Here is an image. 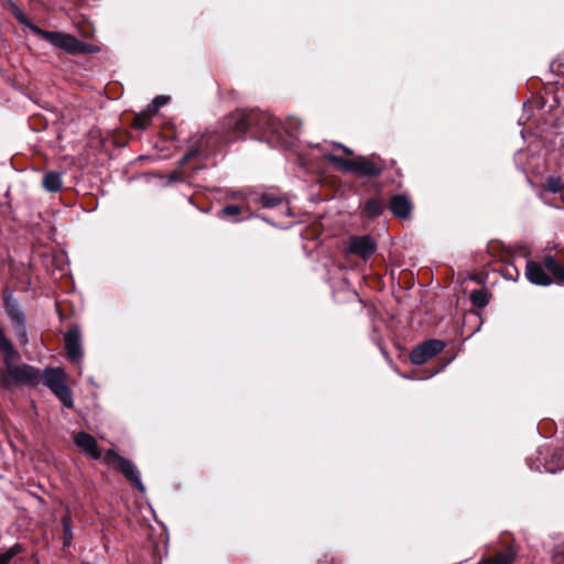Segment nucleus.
Returning <instances> with one entry per match:
<instances>
[{
  "label": "nucleus",
  "mask_w": 564,
  "mask_h": 564,
  "mask_svg": "<svg viewBox=\"0 0 564 564\" xmlns=\"http://www.w3.org/2000/svg\"><path fill=\"white\" fill-rule=\"evenodd\" d=\"M67 358L73 361H80L83 349L80 344V332L77 327L68 329L64 336Z\"/></svg>",
  "instance_id": "f8f14e48"
},
{
  "label": "nucleus",
  "mask_w": 564,
  "mask_h": 564,
  "mask_svg": "<svg viewBox=\"0 0 564 564\" xmlns=\"http://www.w3.org/2000/svg\"><path fill=\"white\" fill-rule=\"evenodd\" d=\"M445 348V343L440 339H427L417 345L410 354V360L414 365H423Z\"/></svg>",
  "instance_id": "1a4fd4ad"
},
{
  "label": "nucleus",
  "mask_w": 564,
  "mask_h": 564,
  "mask_svg": "<svg viewBox=\"0 0 564 564\" xmlns=\"http://www.w3.org/2000/svg\"><path fill=\"white\" fill-rule=\"evenodd\" d=\"M3 304L7 311V315L13 326L17 338L21 345H26L28 332L25 327V316L19 304L18 299L13 295V292L6 289L3 291Z\"/></svg>",
  "instance_id": "423d86ee"
},
{
  "label": "nucleus",
  "mask_w": 564,
  "mask_h": 564,
  "mask_svg": "<svg viewBox=\"0 0 564 564\" xmlns=\"http://www.w3.org/2000/svg\"><path fill=\"white\" fill-rule=\"evenodd\" d=\"M21 550V544L17 543L12 545L8 551L0 553V564H10L13 557L17 556Z\"/></svg>",
  "instance_id": "412c9836"
},
{
  "label": "nucleus",
  "mask_w": 564,
  "mask_h": 564,
  "mask_svg": "<svg viewBox=\"0 0 564 564\" xmlns=\"http://www.w3.org/2000/svg\"><path fill=\"white\" fill-rule=\"evenodd\" d=\"M224 126L237 137L250 133V138L264 141L271 147L289 149L299 138L301 120L289 117L282 123L268 112L251 110L230 115Z\"/></svg>",
  "instance_id": "f257e3e1"
},
{
  "label": "nucleus",
  "mask_w": 564,
  "mask_h": 564,
  "mask_svg": "<svg viewBox=\"0 0 564 564\" xmlns=\"http://www.w3.org/2000/svg\"><path fill=\"white\" fill-rule=\"evenodd\" d=\"M3 304L7 311V315L13 326L17 338L21 345H26L28 332L25 327V316L19 304L18 299L13 295V292L6 289L3 291Z\"/></svg>",
  "instance_id": "0eeeda50"
},
{
  "label": "nucleus",
  "mask_w": 564,
  "mask_h": 564,
  "mask_svg": "<svg viewBox=\"0 0 564 564\" xmlns=\"http://www.w3.org/2000/svg\"><path fill=\"white\" fill-rule=\"evenodd\" d=\"M9 8L12 15L19 21V23L30 29L36 36L46 41L52 46L58 47L69 54H83L91 51L90 45L77 40L75 36L70 34H66L63 32L45 31L39 28L37 25L31 23L25 17L22 9L17 3L10 1Z\"/></svg>",
  "instance_id": "f03ea898"
},
{
  "label": "nucleus",
  "mask_w": 564,
  "mask_h": 564,
  "mask_svg": "<svg viewBox=\"0 0 564 564\" xmlns=\"http://www.w3.org/2000/svg\"><path fill=\"white\" fill-rule=\"evenodd\" d=\"M43 384L62 402V404L72 409L74 406L73 393L66 384V373L61 368H45L43 373Z\"/></svg>",
  "instance_id": "39448f33"
},
{
  "label": "nucleus",
  "mask_w": 564,
  "mask_h": 564,
  "mask_svg": "<svg viewBox=\"0 0 564 564\" xmlns=\"http://www.w3.org/2000/svg\"><path fill=\"white\" fill-rule=\"evenodd\" d=\"M153 113L150 112L148 109L140 112L137 117H135V127L139 128V129H145L149 123H150V119H151V116Z\"/></svg>",
  "instance_id": "b1692460"
},
{
  "label": "nucleus",
  "mask_w": 564,
  "mask_h": 564,
  "mask_svg": "<svg viewBox=\"0 0 564 564\" xmlns=\"http://www.w3.org/2000/svg\"><path fill=\"white\" fill-rule=\"evenodd\" d=\"M104 460L111 467L119 470L130 482H132L141 492L145 491V487L141 480V475L135 464L120 456L113 449L107 451Z\"/></svg>",
  "instance_id": "6e6552de"
},
{
  "label": "nucleus",
  "mask_w": 564,
  "mask_h": 564,
  "mask_svg": "<svg viewBox=\"0 0 564 564\" xmlns=\"http://www.w3.org/2000/svg\"><path fill=\"white\" fill-rule=\"evenodd\" d=\"M169 96L160 95L156 96L152 104L149 106L148 110L152 113H155L162 106L166 105L169 101Z\"/></svg>",
  "instance_id": "bb28decb"
},
{
  "label": "nucleus",
  "mask_w": 564,
  "mask_h": 564,
  "mask_svg": "<svg viewBox=\"0 0 564 564\" xmlns=\"http://www.w3.org/2000/svg\"><path fill=\"white\" fill-rule=\"evenodd\" d=\"M327 160L345 173H356L360 177H373L381 174L383 164L367 156H357L354 160L337 155H328Z\"/></svg>",
  "instance_id": "20e7f679"
},
{
  "label": "nucleus",
  "mask_w": 564,
  "mask_h": 564,
  "mask_svg": "<svg viewBox=\"0 0 564 564\" xmlns=\"http://www.w3.org/2000/svg\"><path fill=\"white\" fill-rule=\"evenodd\" d=\"M391 213L399 218H406L411 213V203L404 195H394L390 200Z\"/></svg>",
  "instance_id": "2eb2a0df"
},
{
  "label": "nucleus",
  "mask_w": 564,
  "mask_h": 564,
  "mask_svg": "<svg viewBox=\"0 0 564 564\" xmlns=\"http://www.w3.org/2000/svg\"><path fill=\"white\" fill-rule=\"evenodd\" d=\"M240 214V208L236 205H228L221 208L220 216H237Z\"/></svg>",
  "instance_id": "cd10ccee"
},
{
  "label": "nucleus",
  "mask_w": 564,
  "mask_h": 564,
  "mask_svg": "<svg viewBox=\"0 0 564 564\" xmlns=\"http://www.w3.org/2000/svg\"><path fill=\"white\" fill-rule=\"evenodd\" d=\"M89 382H90L91 384H95L94 378H89Z\"/></svg>",
  "instance_id": "7c9ffc66"
},
{
  "label": "nucleus",
  "mask_w": 564,
  "mask_h": 564,
  "mask_svg": "<svg viewBox=\"0 0 564 564\" xmlns=\"http://www.w3.org/2000/svg\"><path fill=\"white\" fill-rule=\"evenodd\" d=\"M62 525H63V530H64L63 546L67 547V546H70L72 540H73L70 519L68 517H64L62 520Z\"/></svg>",
  "instance_id": "5701e85b"
},
{
  "label": "nucleus",
  "mask_w": 564,
  "mask_h": 564,
  "mask_svg": "<svg viewBox=\"0 0 564 564\" xmlns=\"http://www.w3.org/2000/svg\"><path fill=\"white\" fill-rule=\"evenodd\" d=\"M18 356L3 357V368L0 369V388L12 391L15 386H36L41 381L40 370L31 365H15Z\"/></svg>",
  "instance_id": "7ed1b4c3"
},
{
  "label": "nucleus",
  "mask_w": 564,
  "mask_h": 564,
  "mask_svg": "<svg viewBox=\"0 0 564 564\" xmlns=\"http://www.w3.org/2000/svg\"><path fill=\"white\" fill-rule=\"evenodd\" d=\"M545 188L554 194L560 193L563 188V183L558 177H550L546 180Z\"/></svg>",
  "instance_id": "a878e982"
},
{
  "label": "nucleus",
  "mask_w": 564,
  "mask_h": 564,
  "mask_svg": "<svg viewBox=\"0 0 564 564\" xmlns=\"http://www.w3.org/2000/svg\"><path fill=\"white\" fill-rule=\"evenodd\" d=\"M552 563L564 564V543L556 544L552 550Z\"/></svg>",
  "instance_id": "393cba45"
},
{
  "label": "nucleus",
  "mask_w": 564,
  "mask_h": 564,
  "mask_svg": "<svg viewBox=\"0 0 564 564\" xmlns=\"http://www.w3.org/2000/svg\"><path fill=\"white\" fill-rule=\"evenodd\" d=\"M544 270L550 271L554 278V281L558 284H564V265L560 263L552 254L544 256L542 262H540Z\"/></svg>",
  "instance_id": "dca6fc26"
},
{
  "label": "nucleus",
  "mask_w": 564,
  "mask_h": 564,
  "mask_svg": "<svg viewBox=\"0 0 564 564\" xmlns=\"http://www.w3.org/2000/svg\"><path fill=\"white\" fill-rule=\"evenodd\" d=\"M254 202L264 208H273L283 202V197L274 193H262L254 198Z\"/></svg>",
  "instance_id": "a211bd4d"
},
{
  "label": "nucleus",
  "mask_w": 564,
  "mask_h": 564,
  "mask_svg": "<svg viewBox=\"0 0 564 564\" xmlns=\"http://www.w3.org/2000/svg\"><path fill=\"white\" fill-rule=\"evenodd\" d=\"M470 301L477 307H485L489 303L488 295L480 290H476V291L471 292Z\"/></svg>",
  "instance_id": "4be33fe9"
},
{
  "label": "nucleus",
  "mask_w": 564,
  "mask_h": 564,
  "mask_svg": "<svg viewBox=\"0 0 564 564\" xmlns=\"http://www.w3.org/2000/svg\"><path fill=\"white\" fill-rule=\"evenodd\" d=\"M42 186L50 193L58 192L63 186L62 174L53 171L45 173Z\"/></svg>",
  "instance_id": "f3484780"
},
{
  "label": "nucleus",
  "mask_w": 564,
  "mask_h": 564,
  "mask_svg": "<svg viewBox=\"0 0 564 564\" xmlns=\"http://www.w3.org/2000/svg\"><path fill=\"white\" fill-rule=\"evenodd\" d=\"M527 279L535 285L549 286L553 280L544 270L543 265L536 261H528L525 265Z\"/></svg>",
  "instance_id": "ddd939ff"
},
{
  "label": "nucleus",
  "mask_w": 564,
  "mask_h": 564,
  "mask_svg": "<svg viewBox=\"0 0 564 564\" xmlns=\"http://www.w3.org/2000/svg\"><path fill=\"white\" fill-rule=\"evenodd\" d=\"M75 444L77 447L94 459L100 458V452L98 449L97 441L88 433L80 432L75 436Z\"/></svg>",
  "instance_id": "4468645a"
},
{
  "label": "nucleus",
  "mask_w": 564,
  "mask_h": 564,
  "mask_svg": "<svg viewBox=\"0 0 564 564\" xmlns=\"http://www.w3.org/2000/svg\"><path fill=\"white\" fill-rule=\"evenodd\" d=\"M0 352L3 357L18 356V351L14 349L10 340L4 334V330L0 326Z\"/></svg>",
  "instance_id": "aec40b11"
},
{
  "label": "nucleus",
  "mask_w": 564,
  "mask_h": 564,
  "mask_svg": "<svg viewBox=\"0 0 564 564\" xmlns=\"http://www.w3.org/2000/svg\"><path fill=\"white\" fill-rule=\"evenodd\" d=\"M377 250V242L370 235L352 236L349 238L347 251L368 260Z\"/></svg>",
  "instance_id": "9b49d317"
},
{
  "label": "nucleus",
  "mask_w": 564,
  "mask_h": 564,
  "mask_svg": "<svg viewBox=\"0 0 564 564\" xmlns=\"http://www.w3.org/2000/svg\"><path fill=\"white\" fill-rule=\"evenodd\" d=\"M217 138L206 132L198 138H193V148L181 159L180 164L185 165L194 158H205L210 153V148L216 143Z\"/></svg>",
  "instance_id": "9d476101"
},
{
  "label": "nucleus",
  "mask_w": 564,
  "mask_h": 564,
  "mask_svg": "<svg viewBox=\"0 0 564 564\" xmlns=\"http://www.w3.org/2000/svg\"><path fill=\"white\" fill-rule=\"evenodd\" d=\"M563 467H564V458H561V465L558 467L553 468L551 466H545L544 468L547 473H555L557 469H562Z\"/></svg>",
  "instance_id": "c85d7f7f"
},
{
  "label": "nucleus",
  "mask_w": 564,
  "mask_h": 564,
  "mask_svg": "<svg viewBox=\"0 0 564 564\" xmlns=\"http://www.w3.org/2000/svg\"><path fill=\"white\" fill-rule=\"evenodd\" d=\"M338 147H339V148H340V149H341L346 154H348V155H351V154H352V151H351L349 148L345 147L344 144H338Z\"/></svg>",
  "instance_id": "c756f323"
},
{
  "label": "nucleus",
  "mask_w": 564,
  "mask_h": 564,
  "mask_svg": "<svg viewBox=\"0 0 564 564\" xmlns=\"http://www.w3.org/2000/svg\"><path fill=\"white\" fill-rule=\"evenodd\" d=\"M384 205L378 198H370L366 202L364 213L367 217H378L382 214Z\"/></svg>",
  "instance_id": "6ab92c4d"
}]
</instances>
